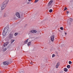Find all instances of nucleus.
<instances>
[{
	"label": "nucleus",
	"mask_w": 73,
	"mask_h": 73,
	"mask_svg": "<svg viewBox=\"0 0 73 73\" xmlns=\"http://www.w3.org/2000/svg\"><path fill=\"white\" fill-rule=\"evenodd\" d=\"M8 3V1L6 0L4 2L3 4V5H2L1 7V9H5V7H6V6L7 5Z\"/></svg>",
	"instance_id": "obj_1"
},
{
	"label": "nucleus",
	"mask_w": 73,
	"mask_h": 73,
	"mask_svg": "<svg viewBox=\"0 0 73 73\" xmlns=\"http://www.w3.org/2000/svg\"><path fill=\"white\" fill-rule=\"evenodd\" d=\"M16 15L17 17H18V18H20V17H23V14H20V13H17L16 14Z\"/></svg>",
	"instance_id": "obj_2"
},
{
	"label": "nucleus",
	"mask_w": 73,
	"mask_h": 73,
	"mask_svg": "<svg viewBox=\"0 0 73 73\" xmlns=\"http://www.w3.org/2000/svg\"><path fill=\"white\" fill-rule=\"evenodd\" d=\"M53 2V1H50L49 3L48 4V8L50 9L52 7V3Z\"/></svg>",
	"instance_id": "obj_3"
},
{
	"label": "nucleus",
	"mask_w": 73,
	"mask_h": 73,
	"mask_svg": "<svg viewBox=\"0 0 73 73\" xmlns=\"http://www.w3.org/2000/svg\"><path fill=\"white\" fill-rule=\"evenodd\" d=\"M8 37L9 39H12L13 37V34L11 33H10L8 36Z\"/></svg>",
	"instance_id": "obj_4"
},
{
	"label": "nucleus",
	"mask_w": 73,
	"mask_h": 73,
	"mask_svg": "<svg viewBox=\"0 0 73 73\" xmlns=\"http://www.w3.org/2000/svg\"><path fill=\"white\" fill-rule=\"evenodd\" d=\"M50 38H51V41L53 42V41H54V35H53L51 36L50 37Z\"/></svg>",
	"instance_id": "obj_5"
},
{
	"label": "nucleus",
	"mask_w": 73,
	"mask_h": 73,
	"mask_svg": "<svg viewBox=\"0 0 73 73\" xmlns=\"http://www.w3.org/2000/svg\"><path fill=\"white\" fill-rule=\"evenodd\" d=\"M3 64V65H8L9 64V62H4Z\"/></svg>",
	"instance_id": "obj_6"
},
{
	"label": "nucleus",
	"mask_w": 73,
	"mask_h": 73,
	"mask_svg": "<svg viewBox=\"0 0 73 73\" xmlns=\"http://www.w3.org/2000/svg\"><path fill=\"white\" fill-rule=\"evenodd\" d=\"M6 33L7 32H6V31L5 30V28L3 33V36H5Z\"/></svg>",
	"instance_id": "obj_7"
},
{
	"label": "nucleus",
	"mask_w": 73,
	"mask_h": 73,
	"mask_svg": "<svg viewBox=\"0 0 73 73\" xmlns=\"http://www.w3.org/2000/svg\"><path fill=\"white\" fill-rule=\"evenodd\" d=\"M31 33H37V32H38V31H36V30H31Z\"/></svg>",
	"instance_id": "obj_8"
},
{
	"label": "nucleus",
	"mask_w": 73,
	"mask_h": 73,
	"mask_svg": "<svg viewBox=\"0 0 73 73\" xmlns=\"http://www.w3.org/2000/svg\"><path fill=\"white\" fill-rule=\"evenodd\" d=\"M71 22L72 21L71 20H69L68 22V25H70Z\"/></svg>",
	"instance_id": "obj_9"
},
{
	"label": "nucleus",
	"mask_w": 73,
	"mask_h": 73,
	"mask_svg": "<svg viewBox=\"0 0 73 73\" xmlns=\"http://www.w3.org/2000/svg\"><path fill=\"white\" fill-rule=\"evenodd\" d=\"M59 65H60V62H58L57 63L56 65V68H58V67L59 66Z\"/></svg>",
	"instance_id": "obj_10"
},
{
	"label": "nucleus",
	"mask_w": 73,
	"mask_h": 73,
	"mask_svg": "<svg viewBox=\"0 0 73 73\" xmlns=\"http://www.w3.org/2000/svg\"><path fill=\"white\" fill-rule=\"evenodd\" d=\"M15 39L13 40V39H12L11 41V44H12V43H13V42L14 41H15Z\"/></svg>",
	"instance_id": "obj_11"
},
{
	"label": "nucleus",
	"mask_w": 73,
	"mask_h": 73,
	"mask_svg": "<svg viewBox=\"0 0 73 73\" xmlns=\"http://www.w3.org/2000/svg\"><path fill=\"white\" fill-rule=\"evenodd\" d=\"M31 42H28L27 44L28 46H30V45H31Z\"/></svg>",
	"instance_id": "obj_12"
},
{
	"label": "nucleus",
	"mask_w": 73,
	"mask_h": 73,
	"mask_svg": "<svg viewBox=\"0 0 73 73\" xmlns=\"http://www.w3.org/2000/svg\"><path fill=\"white\" fill-rule=\"evenodd\" d=\"M64 71V72H67V71H68V69L66 68H65Z\"/></svg>",
	"instance_id": "obj_13"
},
{
	"label": "nucleus",
	"mask_w": 73,
	"mask_h": 73,
	"mask_svg": "<svg viewBox=\"0 0 73 73\" xmlns=\"http://www.w3.org/2000/svg\"><path fill=\"white\" fill-rule=\"evenodd\" d=\"M67 68L68 69H69L70 68V65H68L67 66Z\"/></svg>",
	"instance_id": "obj_14"
},
{
	"label": "nucleus",
	"mask_w": 73,
	"mask_h": 73,
	"mask_svg": "<svg viewBox=\"0 0 73 73\" xmlns=\"http://www.w3.org/2000/svg\"><path fill=\"white\" fill-rule=\"evenodd\" d=\"M28 39H27V40L25 41L24 43L25 44H27V42H28Z\"/></svg>",
	"instance_id": "obj_15"
},
{
	"label": "nucleus",
	"mask_w": 73,
	"mask_h": 73,
	"mask_svg": "<svg viewBox=\"0 0 73 73\" xmlns=\"http://www.w3.org/2000/svg\"><path fill=\"white\" fill-rule=\"evenodd\" d=\"M49 12L50 13H51V12H53V10H52V9H50L49 10Z\"/></svg>",
	"instance_id": "obj_16"
},
{
	"label": "nucleus",
	"mask_w": 73,
	"mask_h": 73,
	"mask_svg": "<svg viewBox=\"0 0 73 73\" xmlns=\"http://www.w3.org/2000/svg\"><path fill=\"white\" fill-rule=\"evenodd\" d=\"M8 45L7 44H3V46L4 47H5V46H7Z\"/></svg>",
	"instance_id": "obj_17"
},
{
	"label": "nucleus",
	"mask_w": 73,
	"mask_h": 73,
	"mask_svg": "<svg viewBox=\"0 0 73 73\" xmlns=\"http://www.w3.org/2000/svg\"><path fill=\"white\" fill-rule=\"evenodd\" d=\"M55 56H56V55H55V54H53L52 55V58L54 57H55Z\"/></svg>",
	"instance_id": "obj_18"
},
{
	"label": "nucleus",
	"mask_w": 73,
	"mask_h": 73,
	"mask_svg": "<svg viewBox=\"0 0 73 73\" xmlns=\"http://www.w3.org/2000/svg\"><path fill=\"white\" fill-rule=\"evenodd\" d=\"M68 63H69V64H72V62L71 61H69Z\"/></svg>",
	"instance_id": "obj_19"
},
{
	"label": "nucleus",
	"mask_w": 73,
	"mask_h": 73,
	"mask_svg": "<svg viewBox=\"0 0 73 73\" xmlns=\"http://www.w3.org/2000/svg\"><path fill=\"white\" fill-rule=\"evenodd\" d=\"M60 29H61V30H64V29H63V27H61L60 28Z\"/></svg>",
	"instance_id": "obj_20"
},
{
	"label": "nucleus",
	"mask_w": 73,
	"mask_h": 73,
	"mask_svg": "<svg viewBox=\"0 0 73 73\" xmlns=\"http://www.w3.org/2000/svg\"><path fill=\"white\" fill-rule=\"evenodd\" d=\"M38 0H35V3H36L37 2H38Z\"/></svg>",
	"instance_id": "obj_21"
},
{
	"label": "nucleus",
	"mask_w": 73,
	"mask_h": 73,
	"mask_svg": "<svg viewBox=\"0 0 73 73\" xmlns=\"http://www.w3.org/2000/svg\"><path fill=\"white\" fill-rule=\"evenodd\" d=\"M19 73H24V72H23V71H20Z\"/></svg>",
	"instance_id": "obj_22"
},
{
	"label": "nucleus",
	"mask_w": 73,
	"mask_h": 73,
	"mask_svg": "<svg viewBox=\"0 0 73 73\" xmlns=\"http://www.w3.org/2000/svg\"><path fill=\"white\" fill-rule=\"evenodd\" d=\"M30 64L31 65H33V62H30Z\"/></svg>",
	"instance_id": "obj_23"
},
{
	"label": "nucleus",
	"mask_w": 73,
	"mask_h": 73,
	"mask_svg": "<svg viewBox=\"0 0 73 73\" xmlns=\"http://www.w3.org/2000/svg\"><path fill=\"white\" fill-rule=\"evenodd\" d=\"M71 6L72 7H73V3H71Z\"/></svg>",
	"instance_id": "obj_24"
},
{
	"label": "nucleus",
	"mask_w": 73,
	"mask_h": 73,
	"mask_svg": "<svg viewBox=\"0 0 73 73\" xmlns=\"http://www.w3.org/2000/svg\"><path fill=\"white\" fill-rule=\"evenodd\" d=\"M69 13V11H66V13L67 14V15H68V13Z\"/></svg>",
	"instance_id": "obj_25"
},
{
	"label": "nucleus",
	"mask_w": 73,
	"mask_h": 73,
	"mask_svg": "<svg viewBox=\"0 0 73 73\" xmlns=\"http://www.w3.org/2000/svg\"><path fill=\"white\" fill-rule=\"evenodd\" d=\"M17 35H18V33H15V36H17Z\"/></svg>",
	"instance_id": "obj_26"
},
{
	"label": "nucleus",
	"mask_w": 73,
	"mask_h": 73,
	"mask_svg": "<svg viewBox=\"0 0 73 73\" xmlns=\"http://www.w3.org/2000/svg\"><path fill=\"white\" fill-rule=\"evenodd\" d=\"M35 15H34L33 16V18H35Z\"/></svg>",
	"instance_id": "obj_27"
},
{
	"label": "nucleus",
	"mask_w": 73,
	"mask_h": 73,
	"mask_svg": "<svg viewBox=\"0 0 73 73\" xmlns=\"http://www.w3.org/2000/svg\"><path fill=\"white\" fill-rule=\"evenodd\" d=\"M5 44H9V42H6Z\"/></svg>",
	"instance_id": "obj_28"
},
{
	"label": "nucleus",
	"mask_w": 73,
	"mask_h": 73,
	"mask_svg": "<svg viewBox=\"0 0 73 73\" xmlns=\"http://www.w3.org/2000/svg\"><path fill=\"white\" fill-rule=\"evenodd\" d=\"M7 50V48H5L4 49V50H5H5Z\"/></svg>",
	"instance_id": "obj_29"
},
{
	"label": "nucleus",
	"mask_w": 73,
	"mask_h": 73,
	"mask_svg": "<svg viewBox=\"0 0 73 73\" xmlns=\"http://www.w3.org/2000/svg\"><path fill=\"white\" fill-rule=\"evenodd\" d=\"M4 16H5H5H6V14L5 13L4 14Z\"/></svg>",
	"instance_id": "obj_30"
},
{
	"label": "nucleus",
	"mask_w": 73,
	"mask_h": 73,
	"mask_svg": "<svg viewBox=\"0 0 73 73\" xmlns=\"http://www.w3.org/2000/svg\"><path fill=\"white\" fill-rule=\"evenodd\" d=\"M32 1V0H28V1H29V2H31Z\"/></svg>",
	"instance_id": "obj_31"
},
{
	"label": "nucleus",
	"mask_w": 73,
	"mask_h": 73,
	"mask_svg": "<svg viewBox=\"0 0 73 73\" xmlns=\"http://www.w3.org/2000/svg\"><path fill=\"white\" fill-rule=\"evenodd\" d=\"M67 8L66 7H65L64 8V9H67Z\"/></svg>",
	"instance_id": "obj_32"
},
{
	"label": "nucleus",
	"mask_w": 73,
	"mask_h": 73,
	"mask_svg": "<svg viewBox=\"0 0 73 73\" xmlns=\"http://www.w3.org/2000/svg\"><path fill=\"white\" fill-rule=\"evenodd\" d=\"M27 4H29V2H27Z\"/></svg>",
	"instance_id": "obj_33"
},
{
	"label": "nucleus",
	"mask_w": 73,
	"mask_h": 73,
	"mask_svg": "<svg viewBox=\"0 0 73 73\" xmlns=\"http://www.w3.org/2000/svg\"><path fill=\"white\" fill-rule=\"evenodd\" d=\"M1 9V6L0 5V9Z\"/></svg>",
	"instance_id": "obj_34"
},
{
	"label": "nucleus",
	"mask_w": 73,
	"mask_h": 73,
	"mask_svg": "<svg viewBox=\"0 0 73 73\" xmlns=\"http://www.w3.org/2000/svg\"><path fill=\"white\" fill-rule=\"evenodd\" d=\"M65 35H67V33H65Z\"/></svg>",
	"instance_id": "obj_35"
},
{
	"label": "nucleus",
	"mask_w": 73,
	"mask_h": 73,
	"mask_svg": "<svg viewBox=\"0 0 73 73\" xmlns=\"http://www.w3.org/2000/svg\"><path fill=\"white\" fill-rule=\"evenodd\" d=\"M66 9H64V11H66Z\"/></svg>",
	"instance_id": "obj_36"
},
{
	"label": "nucleus",
	"mask_w": 73,
	"mask_h": 73,
	"mask_svg": "<svg viewBox=\"0 0 73 73\" xmlns=\"http://www.w3.org/2000/svg\"><path fill=\"white\" fill-rule=\"evenodd\" d=\"M70 20H72V19H71V18H70Z\"/></svg>",
	"instance_id": "obj_37"
},
{
	"label": "nucleus",
	"mask_w": 73,
	"mask_h": 73,
	"mask_svg": "<svg viewBox=\"0 0 73 73\" xmlns=\"http://www.w3.org/2000/svg\"><path fill=\"white\" fill-rule=\"evenodd\" d=\"M45 20H46V19H45Z\"/></svg>",
	"instance_id": "obj_38"
}]
</instances>
